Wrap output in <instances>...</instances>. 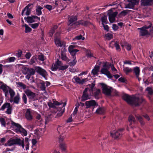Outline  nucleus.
Here are the masks:
<instances>
[{
  "label": "nucleus",
  "mask_w": 153,
  "mask_h": 153,
  "mask_svg": "<svg viewBox=\"0 0 153 153\" xmlns=\"http://www.w3.org/2000/svg\"><path fill=\"white\" fill-rule=\"evenodd\" d=\"M128 1L129 3L125 5V8H131L133 7L136 3L138 2L139 0H128Z\"/></svg>",
  "instance_id": "18"
},
{
  "label": "nucleus",
  "mask_w": 153,
  "mask_h": 153,
  "mask_svg": "<svg viewBox=\"0 0 153 153\" xmlns=\"http://www.w3.org/2000/svg\"><path fill=\"white\" fill-rule=\"evenodd\" d=\"M85 104L86 108H92V111L96 105H98V104L94 100H91L90 101H87L85 102Z\"/></svg>",
  "instance_id": "14"
},
{
  "label": "nucleus",
  "mask_w": 153,
  "mask_h": 153,
  "mask_svg": "<svg viewBox=\"0 0 153 153\" xmlns=\"http://www.w3.org/2000/svg\"><path fill=\"white\" fill-rule=\"evenodd\" d=\"M36 18H38V17L36 16H28L27 18L25 17L24 19L26 20L28 23H31L35 22L34 19Z\"/></svg>",
  "instance_id": "26"
},
{
  "label": "nucleus",
  "mask_w": 153,
  "mask_h": 153,
  "mask_svg": "<svg viewBox=\"0 0 153 153\" xmlns=\"http://www.w3.org/2000/svg\"><path fill=\"white\" fill-rule=\"evenodd\" d=\"M24 26L25 27V32L26 33H29L30 32L32 29L31 28H30L28 26V25H26V24H25L24 25Z\"/></svg>",
  "instance_id": "42"
},
{
  "label": "nucleus",
  "mask_w": 153,
  "mask_h": 153,
  "mask_svg": "<svg viewBox=\"0 0 153 153\" xmlns=\"http://www.w3.org/2000/svg\"><path fill=\"white\" fill-rule=\"evenodd\" d=\"M22 53V52L21 51H19L18 52L16 53V56L18 58H20V57L21 56Z\"/></svg>",
  "instance_id": "60"
},
{
  "label": "nucleus",
  "mask_w": 153,
  "mask_h": 153,
  "mask_svg": "<svg viewBox=\"0 0 153 153\" xmlns=\"http://www.w3.org/2000/svg\"><path fill=\"white\" fill-rule=\"evenodd\" d=\"M45 7L47 9H48L49 10H52L53 8V7L50 5H47L45 6Z\"/></svg>",
  "instance_id": "61"
},
{
  "label": "nucleus",
  "mask_w": 153,
  "mask_h": 153,
  "mask_svg": "<svg viewBox=\"0 0 153 153\" xmlns=\"http://www.w3.org/2000/svg\"><path fill=\"white\" fill-rule=\"evenodd\" d=\"M41 86L40 88L42 91H44L46 89V85H45V83L44 82H43L40 83Z\"/></svg>",
  "instance_id": "45"
},
{
  "label": "nucleus",
  "mask_w": 153,
  "mask_h": 153,
  "mask_svg": "<svg viewBox=\"0 0 153 153\" xmlns=\"http://www.w3.org/2000/svg\"><path fill=\"white\" fill-rule=\"evenodd\" d=\"M110 12L108 13L109 16V20L111 23L113 22L115 20V17L118 14L117 12H112L111 10H109Z\"/></svg>",
  "instance_id": "15"
},
{
  "label": "nucleus",
  "mask_w": 153,
  "mask_h": 153,
  "mask_svg": "<svg viewBox=\"0 0 153 153\" xmlns=\"http://www.w3.org/2000/svg\"><path fill=\"white\" fill-rule=\"evenodd\" d=\"M69 22L68 25L70 27L69 31L71 29H74L76 28L75 26H72V24L73 22L77 20V16H72L69 17Z\"/></svg>",
  "instance_id": "11"
},
{
  "label": "nucleus",
  "mask_w": 153,
  "mask_h": 153,
  "mask_svg": "<svg viewBox=\"0 0 153 153\" xmlns=\"http://www.w3.org/2000/svg\"><path fill=\"white\" fill-rule=\"evenodd\" d=\"M60 147L62 151H65L66 149V146L65 144L64 143H60Z\"/></svg>",
  "instance_id": "47"
},
{
  "label": "nucleus",
  "mask_w": 153,
  "mask_h": 153,
  "mask_svg": "<svg viewBox=\"0 0 153 153\" xmlns=\"http://www.w3.org/2000/svg\"><path fill=\"white\" fill-rule=\"evenodd\" d=\"M25 14L26 15H29L30 13L31 10L29 8H27L25 10Z\"/></svg>",
  "instance_id": "59"
},
{
  "label": "nucleus",
  "mask_w": 153,
  "mask_h": 153,
  "mask_svg": "<svg viewBox=\"0 0 153 153\" xmlns=\"http://www.w3.org/2000/svg\"><path fill=\"white\" fill-rule=\"evenodd\" d=\"M22 99L24 103L25 104H26L27 103V97L25 94H23Z\"/></svg>",
  "instance_id": "49"
},
{
  "label": "nucleus",
  "mask_w": 153,
  "mask_h": 153,
  "mask_svg": "<svg viewBox=\"0 0 153 153\" xmlns=\"http://www.w3.org/2000/svg\"><path fill=\"white\" fill-rule=\"evenodd\" d=\"M101 20L102 22V24L103 23L107 24L108 22L107 19V17L105 15L104 16L101 18Z\"/></svg>",
  "instance_id": "43"
},
{
  "label": "nucleus",
  "mask_w": 153,
  "mask_h": 153,
  "mask_svg": "<svg viewBox=\"0 0 153 153\" xmlns=\"http://www.w3.org/2000/svg\"><path fill=\"white\" fill-rule=\"evenodd\" d=\"M105 36L108 40L111 39L113 38V35L111 33H107L105 35Z\"/></svg>",
  "instance_id": "50"
},
{
  "label": "nucleus",
  "mask_w": 153,
  "mask_h": 153,
  "mask_svg": "<svg viewBox=\"0 0 153 153\" xmlns=\"http://www.w3.org/2000/svg\"><path fill=\"white\" fill-rule=\"evenodd\" d=\"M36 59L35 57H32L30 60V64H33V63L35 62L36 61Z\"/></svg>",
  "instance_id": "55"
},
{
  "label": "nucleus",
  "mask_w": 153,
  "mask_h": 153,
  "mask_svg": "<svg viewBox=\"0 0 153 153\" xmlns=\"http://www.w3.org/2000/svg\"><path fill=\"white\" fill-rule=\"evenodd\" d=\"M129 11V10H124L120 13V14L122 16H125L128 13Z\"/></svg>",
  "instance_id": "53"
},
{
  "label": "nucleus",
  "mask_w": 153,
  "mask_h": 153,
  "mask_svg": "<svg viewBox=\"0 0 153 153\" xmlns=\"http://www.w3.org/2000/svg\"><path fill=\"white\" fill-rule=\"evenodd\" d=\"M128 121L130 124L131 125L133 123H134L135 122V119L134 117L132 115H130L128 117Z\"/></svg>",
  "instance_id": "38"
},
{
  "label": "nucleus",
  "mask_w": 153,
  "mask_h": 153,
  "mask_svg": "<svg viewBox=\"0 0 153 153\" xmlns=\"http://www.w3.org/2000/svg\"><path fill=\"white\" fill-rule=\"evenodd\" d=\"M45 129L43 128H39L36 129L35 131V134L37 135H40L44 134Z\"/></svg>",
  "instance_id": "28"
},
{
  "label": "nucleus",
  "mask_w": 153,
  "mask_h": 153,
  "mask_svg": "<svg viewBox=\"0 0 153 153\" xmlns=\"http://www.w3.org/2000/svg\"><path fill=\"white\" fill-rule=\"evenodd\" d=\"M135 117L137 120L140 123L141 125H143L145 123L143 121V118L140 116L139 115H135Z\"/></svg>",
  "instance_id": "35"
},
{
  "label": "nucleus",
  "mask_w": 153,
  "mask_h": 153,
  "mask_svg": "<svg viewBox=\"0 0 153 153\" xmlns=\"http://www.w3.org/2000/svg\"><path fill=\"white\" fill-rule=\"evenodd\" d=\"M14 145H16V139H11L8 141L4 145L7 146H10Z\"/></svg>",
  "instance_id": "29"
},
{
  "label": "nucleus",
  "mask_w": 153,
  "mask_h": 153,
  "mask_svg": "<svg viewBox=\"0 0 153 153\" xmlns=\"http://www.w3.org/2000/svg\"><path fill=\"white\" fill-rule=\"evenodd\" d=\"M20 99V97L19 94L16 95L14 98V103L18 104H19Z\"/></svg>",
  "instance_id": "34"
},
{
  "label": "nucleus",
  "mask_w": 153,
  "mask_h": 153,
  "mask_svg": "<svg viewBox=\"0 0 153 153\" xmlns=\"http://www.w3.org/2000/svg\"><path fill=\"white\" fill-rule=\"evenodd\" d=\"M123 71L126 74L128 75L132 72V69L128 67H123Z\"/></svg>",
  "instance_id": "32"
},
{
  "label": "nucleus",
  "mask_w": 153,
  "mask_h": 153,
  "mask_svg": "<svg viewBox=\"0 0 153 153\" xmlns=\"http://www.w3.org/2000/svg\"><path fill=\"white\" fill-rule=\"evenodd\" d=\"M123 99L128 104L135 106L138 105L145 101L141 97L138 96H131L127 94H124L123 96Z\"/></svg>",
  "instance_id": "2"
},
{
  "label": "nucleus",
  "mask_w": 153,
  "mask_h": 153,
  "mask_svg": "<svg viewBox=\"0 0 153 153\" xmlns=\"http://www.w3.org/2000/svg\"><path fill=\"white\" fill-rule=\"evenodd\" d=\"M91 95L89 94L87 92V89L85 88L83 92V94L81 97V100L82 101H85L91 98Z\"/></svg>",
  "instance_id": "17"
},
{
  "label": "nucleus",
  "mask_w": 153,
  "mask_h": 153,
  "mask_svg": "<svg viewBox=\"0 0 153 153\" xmlns=\"http://www.w3.org/2000/svg\"><path fill=\"white\" fill-rule=\"evenodd\" d=\"M59 33H57L55 34L56 38L54 39L55 43L58 47H61L64 45V43L63 41L60 40L59 38L57 37L56 36L59 35Z\"/></svg>",
  "instance_id": "20"
},
{
  "label": "nucleus",
  "mask_w": 153,
  "mask_h": 153,
  "mask_svg": "<svg viewBox=\"0 0 153 153\" xmlns=\"http://www.w3.org/2000/svg\"><path fill=\"white\" fill-rule=\"evenodd\" d=\"M86 55L87 57H94L93 53H92L90 50H88L86 52Z\"/></svg>",
  "instance_id": "48"
},
{
  "label": "nucleus",
  "mask_w": 153,
  "mask_h": 153,
  "mask_svg": "<svg viewBox=\"0 0 153 153\" xmlns=\"http://www.w3.org/2000/svg\"><path fill=\"white\" fill-rule=\"evenodd\" d=\"M123 130V129H119L114 133H111V135L112 137L114 138H117L121 136V131Z\"/></svg>",
  "instance_id": "21"
},
{
  "label": "nucleus",
  "mask_w": 153,
  "mask_h": 153,
  "mask_svg": "<svg viewBox=\"0 0 153 153\" xmlns=\"http://www.w3.org/2000/svg\"><path fill=\"white\" fill-rule=\"evenodd\" d=\"M123 99L128 104L135 106L138 105L145 101L141 97L138 96H131L127 94H124L123 96Z\"/></svg>",
  "instance_id": "1"
},
{
  "label": "nucleus",
  "mask_w": 153,
  "mask_h": 153,
  "mask_svg": "<svg viewBox=\"0 0 153 153\" xmlns=\"http://www.w3.org/2000/svg\"><path fill=\"white\" fill-rule=\"evenodd\" d=\"M99 66H95L94 67V69H93L91 71V73L93 74L95 76V75H97L98 74V72L99 71Z\"/></svg>",
  "instance_id": "30"
},
{
  "label": "nucleus",
  "mask_w": 153,
  "mask_h": 153,
  "mask_svg": "<svg viewBox=\"0 0 153 153\" xmlns=\"http://www.w3.org/2000/svg\"><path fill=\"white\" fill-rule=\"evenodd\" d=\"M35 69L34 70L33 68H27V73L25 74H28L31 76L35 74Z\"/></svg>",
  "instance_id": "31"
},
{
  "label": "nucleus",
  "mask_w": 153,
  "mask_h": 153,
  "mask_svg": "<svg viewBox=\"0 0 153 153\" xmlns=\"http://www.w3.org/2000/svg\"><path fill=\"white\" fill-rule=\"evenodd\" d=\"M39 25L38 23L33 24L31 25V26L33 28L35 29Z\"/></svg>",
  "instance_id": "57"
},
{
  "label": "nucleus",
  "mask_w": 153,
  "mask_h": 153,
  "mask_svg": "<svg viewBox=\"0 0 153 153\" xmlns=\"http://www.w3.org/2000/svg\"><path fill=\"white\" fill-rule=\"evenodd\" d=\"M114 45L116 47V49L117 50H120V47L118 44V43L117 42H114Z\"/></svg>",
  "instance_id": "56"
},
{
  "label": "nucleus",
  "mask_w": 153,
  "mask_h": 153,
  "mask_svg": "<svg viewBox=\"0 0 153 153\" xmlns=\"http://www.w3.org/2000/svg\"><path fill=\"white\" fill-rule=\"evenodd\" d=\"M11 124L16 128L15 131L17 133H20L22 136H26L27 135V131L19 124L13 121L11 122Z\"/></svg>",
  "instance_id": "7"
},
{
  "label": "nucleus",
  "mask_w": 153,
  "mask_h": 153,
  "mask_svg": "<svg viewBox=\"0 0 153 153\" xmlns=\"http://www.w3.org/2000/svg\"><path fill=\"white\" fill-rule=\"evenodd\" d=\"M55 30L52 28L50 31L49 33V35L51 36H52Z\"/></svg>",
  "instance_id": "64"
},
{
  "label": "nucleus",
  "mask_w": 153,
  "mask_h": 153,
  "mask_svg": "<svg viewBox=\"0 0 153 153\" xmlns=\"http://www.w3.org/2000/svg\"><path fill=\"white\" fill-rule=\"evenodd\" d=\"M16 58L14 57H11L8 58L7 59V62H14Z\"/></svg>",
  "instance_id": "44"
},
{
  "label": "nucleus",
  "mask_w": 153,
  "mask_h": 153,
  "mask_svg": "<svg viewBox=\"0 0 153 153\" xmlns=\"http://www.w3.org/2000/svg\"><path fill=\"white\" fill-rule=\"evenodd\" d=\"M61 56L62 59L64 61H69V60L66 56L65 52L62 51L61 52Z\"/></svg>",
  "instance_id": "33"
},
{
  "label": "nucleus",
  "mask_w": 153,
  "mask_h": 153,
  "mask_svg": "<svg viewBox=\"0 0 153 153\" xmlns=\"http://www.w3.org/2000/svg\"><path fill=\"white\" fill-rule=\"evenodd\" d=\"M38 59L39 60L41 61H43L44 60V55L42 54L39 55Z\"/></svg>",
  "instance_id": "54"
},
{
  "label": "nucleus",
  "mask_w": 153,
  "mask_h": 153,
  "mask_svg": "<svg viewBox=\"0 0 153 153\" xmlns=\"http://www.w3.org/2000/svg\"><path fill=\"white\" fill-rule=\"evenodd\" d=\"M24 92L30 100H34L36 96V94L29 89H27L24 91Z\"/></svg>",
  "instance_id": "12"
},
{
  "label": "nucleus",
  "mask_w": 153,
  "mask_h": 153,
  "mask_svg": "<svg viewBox=\"0 0 153 153\" xmlns=\"http://www.w3.org/2000/svg\"><path fill=\"white\" fill-rule=\"evenodd\" d=\"M16 145L21 147L22 149H24L25 146V150H28L29 149L30 145L29 139L27 137H25V139L17 138L16 139Z\"/></svg>",
  "instance_id": "4"
},
{
  "label": "nucleus",
  "mask_w": 153,
  "mask_h": 153,
  "mask_svg": "<svg viewBox=\"0 0 153 153\" xmlns=\"http://www.w3.org/2000/svg\"><path fill=\"white\" fill-rule=\"evenodd\" d=\"M75 39L78 40L82 39V40H84L85 38L82 35H80L79 36L75 37Z\"/></svg>",
  "instance_id": "58"
},
{
  "label": "nucleus",
  "mask_w": 153,
  "mask_h": 153,
  "mask_svg": "<svg viewBox=\"0 0 153 153\" xmlns=\"http://www.w3.org/2000/svg\"><path fill=\"white\" fill-rule=\"evenodd\" d=\"M25 116L27 120L30 121L33 119V116L30 109H27L25 113Z\"/></svg>",
  "instance_id": "22"
},
{
  "label": "nucleus",
  "mask_w": 153,
  "mask_h": 153,
  "mask_svg": "<svg viewBox=\"0 0 153 153\" xmlns=\"http://www.w3.org/2000/svg\"><path fill=\"white\" fill-rule=\"evenodd\" d=\"M0 88L4 92L5 97H7L9 93L11 98H13L15 95V92L12 89L5 85L2 84L0 86Z\"/></svg>",
  "instance_id": "8"
},
{
  "label": "nucleus",
  "mask_w": 153,
  "mask_h": 153,
  "mask_svg": "<svg viewBox=\"0 0 153 153\" xmlns=\"http://www.w3.org/2000/svg\"><path fill=\"white\" fill-rule=\"evenodd\" d=\"M100 93V90L98 89L94 92V96L95 98L96 99H99V95Z\"/></svg>",
  "instance_id": "40"
},
{
  "label": "nucleus",
  "mask_w": 153,
  "mask_h": 153,
  "mask_svg": "<svg viewBox=\"0 0 153 153\" xmlns=\"http://www.w3.org/2000/svg\"><path fill=\"white\" fill-rule=\"evenodd\" d=\"M31 56V54L30 52H28L25 55V57L27 59H29Z\"/></svg>",
  "instance_id": "63"
},
{
  "label": "nucleus",
  "mask_w": 153,
  "mask_h": 153,
  "mask_svg": "<svg viewBox=\"0 0 153 153\" xmlns=\"http://www.w3.org/2000/svg\"><path fill=\"white\" fill-rule=\"evenodd\" d=\"M35 69L38 74L44 78H45V76L47 74L46 71L40 67H36Z\"/></svg>",
  "instance_id": "16"
},
{
  "label": "nucleus",
  "mask_w": 153,
  "mask_h": 153,
  "mask_svg": "<svg viewBox=\"0 0 153 153\" xmlns=\"http://www.w3.org/2000/svg\"><path fill=\"white\" fill-rule=\"evenodd\" d=\"M73 79L75 81V82L79 84H83L85 81L87 79H81L79 77L77 76H75L74 77Z\"/></svg>",
  "instance_id": "24"
},
{
  "label": "nucleus",
  "mask_w": 153,
  "mask_h": 153,
  "mask_svg": "<svg viewBox=\"0 0 153 153\" xmlns=\"http://www.w3.org/2000/svg\"><path fill=\"white\" fill-rule=\"evenodd\" d=\"M110 66L112 72L114 74L117 73V71L114 67V65H111L108 62H105L104 63L103 66V68H102L101 70L102 74L106 75L108 78L110 79L112 78L113 76L108 71L109 66Z\"/></svg>",
  "instance_id": "3"
},
{
  "label": "nucleus",
  "mask_w": 153,
  "mask_h": 153,
  "mask_svg": "<svg viewBox=\"0 0 153 153\" xmlns=\"http://www.w3.org/2000/svg\"><path fill=\"white\" fill-rule=\"evenodd\" d=\"M153 4V0H141L140 5L142 6H148Z\"/></svg>",
  "instance_id": "19"
},
{
  "label": "nucleus",
  "mask_w": 153,
  "mask_h": 153,
  "mask_svg": "<svg viewBox=\"0 0 153 153\" xmlns=\"http://www.w3.org/2000/svg\"><path fill=\"white\" fill-rule=\"evenodd\" d=\"M17 84L19 87H21L23 89H25L26 88V85L22 82H18L17 83Z\"/></svg>",
  "instance_id": "41"
},
{
  "label": "nucleus",
  "mask_w": 153,
  "mask_h": 153,
  "mask_svg": "<svg viewBox=\"0 0 153 153\" xmlns=\"http://www.w3.org/2000/svg\"><path fill=\"white\" fill-rule=\"evenodd\" d=\"M88 22L86 21H84L83 20H81L80 21H78L76 22L75 23H74L72 24V26H75V27L76 26L78 25H81L84 26H86L88 25Z\"/></svg>",
  "instance_id": "25"
},
{
  "label": "nucleus",
  "mask_w": 153,
  "mask_h": 153,
  "mask_svg": "<svg viewBox=\"0 0 153 153\" xmlns=\"http://www.w3.org/2000/svg\"><path fill=\"white\" fill-rule=\"evenodd\" d=\"M0 121L1 123V125L3 126L4 127H5L6 125V123L4 119L3 118H0Z\"/></svg>",
  "instance_id": "51"
},
{
  "label": "nucleus",
  "mask_w": 153,
  "mask_h": 153,
  "mask_svg": "<svg viewBox=\"0 0 153 153\" xmlns=\"http://www.w3.org/2000/svg\"><path fill=\"white\" fill-rule=\"evenodd\" d=\"M68 66L67 65H62V63L61 64L59 70H64L67 69L68 68Z\"/></svg>",
  "instance_id": "46"
},
{
  "label": "nucleus",
  "mask_w": 153,
  "mask_h": 153,
  "mask_svg": "<svg viewBox=\"0 0 153 153\" xmlns=\"http://www.w3.org/2000/svg\"><path fill=\"white\" fill-rule=\"evenodd\" d=\"M102 90L103 93L107 95H110L111 91V88L107 85L102 84Z\"/></svg>",
  "instance_id": "13"
},
{
  "label": "nucleus",
  "mask_w": 153,
  "mask_h": 153,
  "mask_svg": "<svg viewBox=\"0 0 153 153\" xmlns=\"http://www.w3.org/2000/svg\"><path fill=\"white\" fill-rule=\"evenodd\" d=\"M148 22L149 25L148 26L145 25L142 27L138 28L137 29L140 30V34L142 36H145L149 34V32L146 29L151 27L152 24L151 22Z\"/></svg>",
  "instance_id": "9"
},
{
  "label": "nucleus",
  "mask_w": 153,
  "mask_h": 153,
  "mask_svg": "<svg viewBox=\"0 0 153 153\" xmlns=\"http://www.w3.org/2000/svg\"><path fill=\"white\" fill-rule=\"evenodd\" d=\"M31 142L33 145V146H35L37 143L36 140L35 139H32L31 140Z\"/></svg>",
  "instance_id": "62"
},
{
  "label": "nucleus",
  "mask_w": 153,
  "mask_h": 153,
  "mask_svg": "<svg viewBox=\"0 0 153 153\" xmlns=\"http://www.w3.org/2000/svg\"><path fill=\"white\" fill-rule=\"evenodd\" d=\"M43 9L42 7L40 6H38L36 9V12L37 15L38 16H40L42 14V12L41 10Z\"/></svg>",
  "instance_id": "37"
},
{
  "label": "nucleus",
  "mask_w": 153,
  "mask_h": 153,
  "mask_svg": "<svg viewBox=\"0 0 153 153\" xmlns=\"http://www.w3.org/2000/svg\"><path fill=\"white\" fill-rule=\"evenodd\" d=\"M104 112V108H98L96 111L95 113L98 114H102Z\"/></svg>",
  "instance_id": "39"
},
{
  "label": "nucleus",
  "mask_w": 153,
  "mask_h": 153,
  "mask_svg": "<svg viewBox=\"0 0 153 153\" xmlns=\"http://www.w3.org/2000/svg\"><path fill=\"white\" fill-rule=\"evenodd\" d=\"M75 47L74 45H70L68 48V51L72 56L73 60L72 61L69 63V65L71 66H74L76 63L77 61L76 59V53L78 52L79 50L75 49L74 48Z\"/></svg>",
  "instance_id": "6"
},
{
  "label": "nucleus",
  "mask_w": 153,
  "mask_h": 153,
  "mask_svg": "<svg viewBox=\"0 0 153 153\" xmlns=\"http://www.w3.org/2000/svg\"><path fill=\"white\" fill-rule=\"evenodd\" d=\"M132 71H133L134 73L135 74V75L136 77L139 80H140L139 76L140 75V70L139 67H134L133 68Z\"/></svg>",
  "instance_id": "27"
},
{
  "label": "nucleus",
  "mask_w": 153,
  "mask_h": 153,
  "mask_svg": "<svg viewBox=\"0 0 153 153\" xmlns=\"http://www.w3.org/2000/svg\"><path fill=\"white\" fill-rule=\"evenodd\" d=\"M57 130L59 133H63L65 132V129L63 126H59L57 128Z\"/></svg>",
  "instance_id": "36"
},
{
  "label": "nucleus",
  "mask_w": 153,
  "mask_h": 153,
  "mask_svg": "<svg viewBox=\"0 0 153 153\" xmlns=\"http://www.w3.org/2000/svg\"><path fill=\"white\" fill-rule=\"evenodd\" d=\"M5 108H7V110L5 113L8 114H11L12 111V106L9 103L6 102L2 106L1 110L4 111Z\"/></svg>",
  "instance_id": "10"
},
{
  "label": "nucleus",
  "mask_w": 153,
  "mask_h": 153,
  "mask_svg": "<svg viewBox=\"0 0 153 153\" xmlns=\"http://www.w3.org/2000/svg\"><path fill=\"white\" fill-rule=\"evenodd\" d=\"M146 90L148 91V93L149 94L151 95L153 93V90L150 87H148L146 88Z\"/></svg>",
  "instance_id": "52"
},
{
  "label": "nucleus",
  "mask_w": 153,
  "mask_h": 153,
  "mask_svg": "<svg viewBox=\"0 0 153 153\" xmlns=\"http://www.w3.org/2000/svg\"><path fill=\"white\" fill-rule=\"evenodd\" d=\"M61 63V61L57 60L55 63L54 65H52L51 68V70L53 71H55L58 68L59 69Z\"/></svg>",
  "instance_id": "23"
},
{
  "label": "nucleus",
  "mask_w": 153,
  "mask_h": 153,
  "mask_svg": "<svg viewBox=\"0 0 153 153\" xmlns=\"http://www.w3.org/2000/svg\"><path fill=\"white\" fill-rule=\"evenodd\" d=\"M66 104V103H60L57 101H54L53 103L52 102H49L48 103V105L50 107L54 108L56 107L55 105H61L60 108H61V109L58 111H59V112L56 115V116L58 117L61 116L65 111V107Z\"/></svg>",
  "instance_id": "5"
}]
</instances>
